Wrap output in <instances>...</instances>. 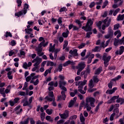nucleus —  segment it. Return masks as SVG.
I'll return each mask as SVG.
<instances>
[{"mask_svg":"<svg viewBox=\"0 0 124 124\" xmlns=\"http://www.w3.org/2000/svg\"><path fill=\"white\" fill-rule=\"evenodd\" d=\"M65 92L64 91H62L61 92L62 97V98L63 100H65V98H66V95H65Z\"/></svg>","mask_w":124,"mask_h":124,"instance_id":"f704fd0d","label":"nucleus"},{"mask_svg":"<svg viewBox=\"0 0 124 124\" xmlns=\"http://www.w3.org/2000/svg\"><path fill=\"white\" fill-rule=\"evenodd\" d=\"M108 34L105 35V38H106L107 39H108V38H112L114 34V31H113V30H112V28L109 27H108Z\"/></svg>","mask_w":124,"mask_h":124,"instance_id":"9d476101","label":"nucleus"},{"mask_svg":"<svg viewBox=\"0 0 124 124\" xmlns=\"http://www.w3.org/2000/svg\"><path fill=\"white\" fill-rule=\"evenodd\" d=\"M41 119L42 121H43L45 119V112H43L41 114Z\"/></svg>","mask_w":124,"mask_h":124,"instance_id":"4d7b16f0","label":"nucleus"},{"mask_svg":"<svg viewBox=\"0 0 124 124\" xmlns=\"http://www.w3.org/2000/svg\"><path fill=\"white\" fill-rule=\"evenodd\" d=\"M86 52H87V49H84L81 53V57H85L86 55Z\"/></svg>","mask_w":124,"mask_h":124,"instance_id":"052dcab7","label":"nucleus"},{"mask_svg":"<svg viewBox=\"0 0 124 124\" xmlns=\"http://www.w3.org/2000/svg\"><path fill=\"white\" fill-rule=\"evenodd\" d=\"M29 122H30V118L28 117L24 121L20 122L19 124H29Z\"/></svg>","mask_w":124,"mask_h":124,"instance_id":"7c9ffc66","label":"nucleus"},{"mask_svg":"<svg viewBox=\"0 0 124 124\" xmlns=\"http://www.w3.org/2000/svg\"><path fill=\"white\" fill-rule=\"evenodd\" d=\"M66 32H64L62 33V36H63V37L66 38L68 36V34H69V31L67 29L66 30Z\"/></svg>","mask_w":124,"mask_h":124,"instance_id":"473e14b6","label":"nucleus"},{"mask_svg":"<svg viewBox=\"0 0 124 124\" xmlns=\"http://www.w3.org/2000/svg\"><path fill=\"white\" fill-rule=\"evenodd\" d=\"M54 51H55V45L52 46V44H50L49 51V52H52V53H53V52H54Z\"/></svg>","mask_w":124,"mask_h":124,"instance_id":"cd10ccee","label":"nucleus"},{"mask_svg":"<svg viewBox=\"0 0 124 124\" xmlns=\"http://www.w3.org/2000/svg\"><path fill=\"white\" fill-rule=\"evenodd\" d=\"M34 67L32 68V71L33 72L36 70V69H38L39 68V66H34Z\"/></svg>","mask_w":124,"mask_h":124,"instance_id":"e2e57ef3","label":"nucleus"},{"mask_svg":"<svg viewBox=\"0 0 124 124\" xmlns=\"http://www.w3.org/2000/svg\"><path fill=\"white\" fill-rule=\"evenodd\" d=\"M111 20L112 19L111 18H109V17H107L102 22L104 23V25H105L107 27H108L110 26Z\"/></svg>","mask_w":124,"mask_h":124,"instance_id":"ddd939ff","label":"nucleus"},{"mask_svg":"<svg viewBox=\"0 0 124 124\" xmlns=\"http://www.w3.org/2000/svg\"><path fill=\"white\" fill-rule=\"evenodd\" d=\"M19 100H20V98L16 97L14 99V101L12 100L9 101V102L10 103V105H11V106H14L15 104H16V103L19 102Z\"/></svg>","mask_w":124,"mask_h":124,"instance_id":"4468645a","label":"nucleus"},{"mask_svg":"<svg viewBox=\"0 0 124 124\" xmlns=\"http://www.w3.org/2000/svg\"><path fill=\"white\" fill-rule=\"evenodd\" d=\"M116 102H117V103H120V102H122V103H124V98H118L117 100H116Z\"/></svg>","mask_w":124,"mask_h":124,"instance_id":"a19ab883","label":"nucleus"},{"mask_svg":"<svg viewBox=\"0 0 124 124\" xmlns=\"http://www.w3.org/2000/svg\"><path fill=\"white\" fill-rule=\"evenodd\" d=\"M115 115H116L115 113H113L110 116L109 120L110 121H114V117H115Z\"/></svg>","mask_w":124,"mask_h":124,"instance_id":"09e8293b","label":"nucleus"},{"mask_svg":"<svg viewBox=\"0 0 124 124\" xmlns=\"http://www.w3.org/2000/svg\"><path fill=\"white\" fill-rule=\"evenodd\" d=\"M85 46H86V44L82 43L80 45L78 46V48L82 49V48H84V47H85Z\"/></svg>","mask_w":124,"mask_h":124,"instance_id":"680f3d73","label":"nucleus"},{"mask_svg":"<svg viewBox=\"0 0 124 124\" xmlns=\"http://www.w3.org/2000/svg\"><path fill=\"white\" fill-rule=\"evenodd\" d=\"M46 120L48 121L49 122H53L54 119L51 117L50 116H47L46 117Z\"/></svg>","mask_w":124,"mask_h":124,"instance_id":"58836bf2","label":"nucleus"},{"mask_svg":"<svg viewBox=\"0 0 124 124\" xmlns=\"http://www.w3.org/2000/svg\"><path fill=\"white\" fill-rule=\"evenodd\" d=\"M119 28H120V24H115L114 25L113 30L114 31H116L117 30H118Z\"/></svg>","mask_w":124,"mask_h":124,"instance_id":"8fccbe9b","label":"nucleus"},{"mask_svg":"<svg viewBox=\"0 0 124 124\" xmlns=\"http://www.w3.org/2000/svg\"><path fill=\"white\" fill-rule=\"evenodd\" d=\"M11 89V85H9L7 87V89L5 90V93H8L10 92Z\"/></svg>","mask_w":124,"mask_h":124,"instance_id":"e433bc0d","label":"nucleus"},{"mask_svg":"<svg viewBox=\"0 0 124 124\" xmlns=\"http://www.w3.org/2000/svg\"><path fill=\"white\" fill-rule=\"evenodd\" d=\"M4 90H5V88H0V93L2 94L3 97H5L6 96L5 93H4Z\"/></svg>","mask_w":124,"mask_h":124,"instance_id":"bb28decb","label":"nucleus"},{"mask_svg":"<svg viewBox=\"0 0 124 124\" xmlns=\"http://www.w3.org/2000/svg\"><path fill=\"white\" fill-rule=\"evenodd\" d=\"M108 70H110L111 71H114V70H116V67L115 66H110L108 67Z\"/></svg>","mask_w":124,"mask_h":124,"instance_id":"37998d69","label":"nucleus"},{"mask_svg":"<svg viewBox=\"0 0 124 124\" xmlns=\"http://www.w3.org/2000/svg\"><path fill=\"white\" fill-rule=\"evenodd\" d=\"M94 58V54H92L90 56V57L88 59L87 63L89 64L92 62V61H93V59Z\"/></svg>","mask_w":124,"mask_h":124,"instance_id":"b1692460","label":"nucleus"},{"mask_svg":"<svg viewBox=\"0 0 124 124\" xmlns=\"http://www.w3.org/2000/svg\"><path fill=\"white\" fill-rule=\"evenodd\" d=\"M25 31L26 33L27 34H30L31 32H32V29L29 28V29H25Z\"/></svg>","mask_w":124,"mask_h":124,"instance_id":"2f4dec72","label":"nucleus"},{"mask_svg":"<svg viewBox=\"0 0 124 124\" xmlns=\"http://www.w3.org/2000/svg\"><path fill=\"white\" fill-rule=\"evenodd\" d=\"M31 102H32V97H30L29 101H28V99L27 98L22 99L21 103H23V107H26V106H30V105L31 104Z\"/></svg>","mask_w":124,"mask_h":124,"instance_id":"20e7f679","label":"nucleus"},{"mask_svg":"<svg viewBox=\"0 0 124 124\" xmlns=\"http://www.w3.org/2000/svg\"><path fill=\"white\" fill-rule=\"evenodd\" d=\"M16 2L17 3V6H18L19 7H20V6H21V5H22V0H16Z\"/></svg>","mask_w":124,"mask_h":124,"instance_id":"13d9d810","label":"nucleus"},{"mask_svg":"<svg viewBox=\"0 0 124 124\" xmlns=\"http://www.w3.org/2000/svg\"><path fill=\"white\" fill-rule=\"evenodd\" d=\"M5 36V37H8V36H10V37H12V34H11L10 32L6 31Z\"/></svg>","mask_w":124,"mask_h":124,"instance_id":"de8ad7c7","label":"nucleus"},{"mask_svg":"<svg viewBox=\"0 0 124 124\" xmlns=\"http://www.w3.org/2000/svg\"><path fill=\"white\" fill-rule=\"evenodd\" d=\"M119 95L118 96H114L112 97L110 99H109L108 101V104H111V103H112V102H114V100H116V99H118V98H119Z\"/></svg>","mask_w":124,"mask_h":124,"instance_id":"a211bd4d","label":"nucleus"},{"mask_svg":"<svg viewBox=\"0 0 124 124\" xmlns=\"http://www.w3.org/2000/svg\"><path fill=\"white\" fill-rule=\"evenodd\" d=\"M93 52H100L101 51V47L96 46L94 48L92 49Z\"/></svg>","mask_w":124,"mask_h":124,"instance_id":"393cba45","label":"nucleus"},{"mask_svg":"<svg viewBox=\"0 0 124 124\" xmlns=\"http://www.w3.org/2000/svg\"><path fill=\"white\" fill-rule=\"evenodd\" d=\"M85 67H86V64L85 63V62H79L78 66H77V69H78L77 73V75H80L81 71H82Z\"/></svg>","mask_w":124,"mask_h":124,"instance_id":"7ed1b4c3","label":"nucleus"},{"mask_svg":"<svg viewBox=\"0 0 124 124\" xmlns=\"http://www.w3.org/2000/svg\"><path fill=\"white\" fill-rule=\"evenodd\" d=\"M62 70V64H60L58 68L54 71V73H56V72H58L59 71V72H61Z\"/></svg>","mask_w":124,"mask_h":124,"instance_id":"c85d7f7f","label":"nucleus"},{"mask_svg":"<svg viewBox=\"0 0 124 124\" xmlns=\"http://www.w3.org/2000/svg\"><path fill=\"white\" fill-rule=\"evenodd\" d=\"M79 119L80 120V122L82 123L85 124V118L84 117V116H83V114L80 113V115H79Z\"/></svg>","mask_w":124,"mask_h":124,"instance_id":"c756f323","label":"nucleus"},{"mask_svg":"<svg viewBox=\"0 0 124 124\" xmlns=\"http://www.w3.org/2000/svg\"><path fill=\"white\" fill-rule=\"evenodd\" d=\"M76 23H77L78 24V27L79 28H81V27H82V24L83 23V22H81V21L77 19L76 20Z\"/></svg>","mask_w":124,"mask_h":124,"instance_id":"4c0bfd02","label":"nucleus"},{"mask_svg":"<svg viewBox=\"0 0 124 124\" xmlns=\"http://www.w3.org/2000/svg\"><path fill=\"white\" fill-rule=\"evenodd\" d=\"M101 71H102V67H100L97 69L95 71L94 74L96 75H99L100 73H101Z\"/></svg>","mask_w":124,"mask_h":124,"instance_id":"a878e982","label":"nucleus"},{"mask_svg":"<svg viewBox=\"0 0 124 124\" xmlns=\"http://www.w3.org/2000/svg\"><path fill=\"white\" fill-rule=\"evenodd\" d=\"M103 61H104V64L105 67H107L109 65V62L111 60V57L110 56H107V55H104L102 58Z\"/></svg>","mask_w":124,"mask_h":124,"instance_id":"423d86ee","label":"nucleus"},{"mask_svg":"<svg viewBox=\"0 0 124 124\" xmlns=\"http://www.w3.org/2000/svg\"><path fill=\"white\" fill-rule=\"evenodd\" d=\"M89 87L91 89H92V88H93V87H94V84L93 83V79H90V80L89 81Z\"/></svg>","mask_w":124,"mask_h":124,"instance_id":"72a5a7b5","label":"nucleus"},{"mask_svg":"<svg viewBox=\"0 0 124 124\" xmlns=\"http://www.w3.org/2000/svg\"><path fill=\"white\" fill-rule=\"evenodd\" d=\"M93 81L94 82H95L96 84L97 83H98V82H99V79H98V78H97V77H93Z\"/></svg>","mask_w":124,"mask_h":124,"instance_id":"c03bdc74","label":"nucleus"},{"mask_svg":"<svg viewBox=\"0 0 124 124\" xmlns=\"http://www.w3.org/2000/svg\"><path fill=\"white\" fill-rule=\"evenodd\" d=\"M22 66H23V68H25V69H28V67H29V66H28V63H27V62H25L23 64Z\"/></svg>","mask_w":124,"mask_h":124,"instance_id":"864d4df0","label":"nucleus"},{"mask_svg":"<svg viewBox=\"0 0 124 124\" xmlns=\"http://www.w3.org/2000/svg\"><path fill=\"white\" fill-rule=\"evenodd\" d=\"M69 54H70V55H72V56L73 57H77V56H78V53H77V49L70 50Z\"/></svg>","mask_w":124,"mask_h":124,"instance_id":"6ab92c4d","label":"nucleus"},{"mask_svg":"<svg viewBox=\"0 0 124 124\" xmlns=\"http://www.w3.org/2000/svg\"><path fill=\"white\" fill-rule=\"evenodd\" d=\"M59 11H60V12H63L64 11H67V9H66V8L63 7L62 8H61Z\"/></svg>","mask_w":124,"mask_h":124,"instance_id":"6e6d98bb","label":"nucleus"},{"mask_svg":"<svg viewBox=\"0 0 124 124\" xmlns=\"http://www.w3.org/2000/svg\"><path fill=\"white\" fill-rule=\"evenodd\" d=\"M48 90L49 91H54V81H51L48 83Z\"/></svg>","mask_w":124,"mask_h":124,"instance_id":"4be33fe9","label":"nucleus"},{"mask_svg":"<svg viewBox=\"0 0 124 124\" xmlns=\"http://www.w3.org/2000/svg\"><path fill=\"white\" fill-rule=\"evenodd\" d=\"M124 18V14L123 15H119L117 17V21H123Z\"/></svg>","mask_w":124,"mask_h":124,"instance_id":"c9c22d12","label":"nucleus"},{"mask_svg":"<svg viewBox=\"0 0 124 124\" xmlns=\"http://www.w3.org/2000/svg\"><path fill=\"white\" fill-rule=\"evenodd\" d=\"M77 119V115H75L70 117V120H76Z\"/></svg>","mask_w":124,"mask_h":124,"instance_id":"0e129e2a","label":"nucleus"},{"mask_svg":"<svg viewBox=\"0 0 124 124\" xmlns=\"http://www.w3.org/2000/svg\"><path fill=\"white\" fill-rule=\"evenodd\" d=\"M84 71H85V73H86V74H90V73H91V69H90V68L89 67H88Z\"/></svg>","mask_w":124,"mask_h":124,"instance_id":"69168bd1","label":"nucleus"},{"mask_svg":"<svg viewBox=\"0 0 124 124\" xmlns=\"http://www.w3.org/2000/svg\"><path fill=\"white\" fill-rule=\"evenodd\" d=\"M32 63H34L33 66H39V64L42 62V58H39L37 56L35 59L32 61ZM35 62V63H34Z\"/></svg>","mask_w":124,"mask_h":124,"instance_id":"6e6552de","label":"nucleus"},{"mask_svg":"<svg viewBox=\"0 0 124 124\" xmlns=\"http://www.w3.org/2000/svg\"><path fill=\"white\" fill-rule=\"evenodd\" d=\"M37 78H38V76H35V73H32L29 76L27 77L26 78V82H30V81H30V83L31 84H33V83L34 82V81H33V80H35V79H37Z\"/></svg>","mask_w":124,"mask_h":124,"instance_id":"f03ea898","label":"nucleus"},{"mask_svg":"<svg viewBox=\"0 0 124 124\" xmlns=\"http://www.w3.org/2000/svg\"><path fill=\"white\" fill-rule=\"evenodd\" d=\"M93 34V32L90 31L86 33V37H88V38H90L91 37V35Z\"/></svg>","mask_w":124,"mask_h":124,"instance_id":"bf43d9fd","label":"nucleus"},{"mask_svg":"<svg viewBox=\"0 0 124 124\" xmlns=\"http://www.w3.org/2000/svg\"><path fill=\"white\" fill-rule=\"evenodd\" d=\"M59 116L61 117V119H67L69 116V111L66 110L63 114L60 113Z\"/></svg>","mask_w":124,"mask_h":124,"instance_id":"f8f14e48","label":"nucleus"},{"mask_svg":"<svg viewBox=\"0 0 124 124\" xmlns=\"http://www.w3.org/2000/svg\"><path fill=\"white\" fill-rule=\"evenodd\" d=\"M108 0H106L105 2H104L103 3V5L102 7L103 9L105 8V7H106V6H107V4H108Z\"/></svg>","mask_w":124,"mask_h":124,"instance_id":"3c124183","label":"nucleus"},{"mask_svg":"<svg viewBox=\"0 0 124 124\" xmlns=\"http://www.w3.org/2000/svg\"><path fill=\"white\" fill-rule=\"evenodd\" d=\"M11 45L12 46H15L16 45V41L13 40L11 41Z\"/></svg>","mask_w":124,"mask_h":124,"instance_id":"338daca9","label":"nucleus"},{"mask_svg":"<svg viewBox=\"0 0 124 124\" xmlns=\"http://www.w3.org/2000/svg\"><path fill=\"white\" fill-rule=\"evenodd\" d=\"M28 9H29V4L25 3L24 5L23 9L22 11L16 13L15 16H17V17H20V16H22L23 14H24V15H26Z\"/></svg>","mask_w":124,"mask_h":124,"instance_id":"f257e3e1","label":"nucleus"},{"mask_svg":"<svg viewBox=\"0 0 124 124\" xmlns=\"http://www.w3.org/2000/svg\"><path fill=\"white\" fill-rule=\"evenodd\" d=\"M120 43L119 40L117 39V38L114 39V46H118Z\"/></svg>","mask_w":124,"mask_h":124,"instance_id":"ea45409f","label":"nucleus"},{"mask_svg":"<svg viewBox=\"0 0 124 124\" xmlns=\"http://www.w3.org/2000/svg\"><path fill=\"white\" fill-rule=\"evenodd\" d=\"M52 111L53 110L52 109H47L46 110V113L48 115H51V114H52Z\"/></svg>","mask_w":124,"mask_h":124,"instance_id":"5fc2aeb1","label":"nucleus"},{"mask_svg":"<svg viewBox=\"0 0 124 124\" xmlns=\"http://www.w3.org/2000/svg\"><path fill=\"white\" fill-rule=\"evenodd\" d=\"M77 93H78V90H77V89H75L74 92H69L70 95L72 96V97H74Z\"/></svg>","mask_w":124,"mask_h":124,"instance_id":"5701e85b","label":"nucleus"},{"mask_svg":"<svg viewBox=\"0 0 124 124\" xmlns=\"http://www.w3.org/2000/svg\"><path fill=\"white\" fill-rule=\"evenodd\" d=\"M74 103H75L74 101L71 100L70 101V102H69V105H68L69 108H71L72 107H73V105H74Z\"/></svg>","mask_w":124,"mask_h":124,"instance_id":"79ce46f5","label":"nucleus"},{"mask_svg":"<svg viewBox=\"0 0 124 124\" xmlns=\"http://www.w3.org/2000/svg\"><path fill=\"white\" fill-rule=\"evenodd\" d=\"M39 41L40 42H43L42 44V46H43V47H46V46H47V45H48L49 42H46V43H45V40L44 39V38H43V37H40L39 38Z\"/></svg>","mask_w":124,"mask_h":124,"instance_id":"2eb2a0df","label":"nucleus"},{"mask_svg":"<svg viewBox=\"0 0 124 124\" xmlns=\"http://www.w3.org/2000/svg\"><path fill=\"white\" fill-rule=\"evenodd\" d=\"M64 45L63 46V49H65L66 47H67V45H68V41L65 40L64 41Z\"/></svg>","mask_w":124,"mask_h":124,"instance_id":"a18cd8bd","label":"nucleus"},{"mask_svg":"<svg viewBox=\"0 0 124 124\" xmlns=\"http://www.w3.org/2000/svg\"><path fill=\"white\" fill-rule=\"evenodd\" d=\"M86 83H87V80H84L83 81H79L78 89H83V87L86 85Z\"/></svg>","mask_w":124,"mask_h":124,"instance_id":"f3484780","label":"nucleus"},{"mask_svg":"<svg viewBox=\"0 0 124 124\" xmlns=\"http://www.w3.org/2000/svg\"><path fill=\"white\" fill-rule=\"evenodd\" d=\"M117 87L113 88L112 90H108L106 91V93H109V94H112L113 93L117 91Z\"/></svg>","mask_w":124,"mask_h":124,"instance_id":"412c9836","label":"nucleus"},{"mask_svg":"<svg viewBox=\"0 0 124 124\" xmlns=\"http://www.w3.org/2000/svg\"><path fill=\"white\" fill-rule=\"evenodd\" d=\"M65 85H66V81L64 80L59 81V88H60L61 90H62V91H64V92H67V89L64 87Z\"/></svg>","mask_w":124,"mask_h":124,"instance_id":"1a4fd4ad","label":"nucleus"},{"mask_svg":"<svg viewBox=\"0 0 124 124\" xmlns=\"http://www.w3.org/2000/svg\"><path fill=\"white\" fill-rule=\"evenodd\" d=\"M93 18H89L88 19L86 25L87 26H88L87 29L88 31H92V26H93Z\"/></svg>","mask_w":124,"mask_h":124,"instance_id":"9b49d317","label":"nucleus"},{"mask_svg":"<svg viewBox=\"0 0 124 124\" xmlns=\"http://www.w3.org/2000/svg\"><path fill=\"white\" fill-rule=\"evenodd\" d=\"M123 42H124V37H123L121 39L119 40L120 44H123Z\"/></svg>","mask_w":124,"mask_h":124,"instance_id":"774afa93","label":"nucleus"},{"mask_svg":"<svg viewBox=\"0 0 124 124\" xmlns=\"http://www.w3.org/2000/svg\"><path fill=\"white\" fill-rule=\"evenodd\" d=\"M82 30H85L86 31H91L92 30H88V26H87V24L85 26H83L82 28Z\"/></svg>","mask_w":124,"mask_h":124,"instance_id":"603ef678","label":"nucleus"},{"mask_svg":"<svg viewBox=\"0 0 124 124\" xmlns=\"http://www.w3.org/2000/svg\"><path fill=\"white\" fill-rule=\"evenodd\" d=\"M43 42H41L40 44L38 45V47L36 48V50L37 51V55L38 56H39V57H41L43 56V55H44V52H42L43 48H42V43H43Z\"/></svg>","mask_w":124,"mask_h":124,"instance_id":"39448f33","label":"nucleus"},{"mask_svg":"<svg viewBox=\"0 0 124 124\" xmlns=\"http://www.w3.org/2000/svg\"><path fill=\"white\" fill-rule=\"evenodd\" d=\"M45 99L47 100V101H55V96H54V93L53 91H50L48 93V96H46Z\"/></svg>","mask_w":124,"mask_h":124,"instance_id":"0eeeda50","label":"nucleus"},{"mask_svg":"<svg viewBox=\"0 0 124 124\" xmlns=\"http://www.w3.org/2000/svg\"><path fill=\"white\" fill-rule=\"evenodd\" d=\"M86 101L87 103H93L95 102V99L93 97L86 98Z\"/></svg>","mask_w":124,"mask_h":124,"instance_id":"aec40b11","label":"nucleus"},{"mask_svg":"<svg viewBox=\"0 0 124 124\" xmlns=\"http://www.w3.org/2000/svg\"><path fill=\"white\" fill-rule=\"evenodd\" d=\"M124 52V46H121L120 47L119 51L117 50L115 52L116 55H122L123 53Z\"/></svg>","mask_w":124,"mask_h":124,"instance_id":"dca6fc26","label":"nucleus"},{"mask_svg":"<svg viewBox=\"0 0 124 124\" xmlns=\"http://www.w3.org/2000/svg\"><path fill=\"white\" fill-rule=\"evenodd\" d=\"M62 17H59L58 19V23L60 26H62Z\"/></svg>","mask_w":124,"mask_h":124,"instance_id":"49530a36","label":"nucleus"}]
</instances>
